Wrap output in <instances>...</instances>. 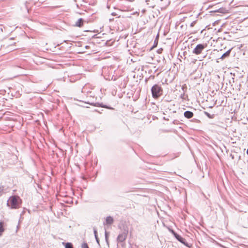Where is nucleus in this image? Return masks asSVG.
Masks as SVG:
<instances>
[{"label":"nucleus","mask_w":248,"mask_h":248,"mask_svg":"<svg viewBox=\"0 0 248 248\" xmlns=\"http://www.w3.org/2000/svg\"><path fill=\"white\" fill-rule=\"evenodd\" d=\"M105 239L107 241H108V236H107V232L106 231L105 232Z\"/></svg>","instance_id":"19"},{"label":"nucleus","mask_w":248,"mask_h":248,"mask_svg":"<svg viewBox=\"0 0 248 248\" xmlns=\"http://www.w3.org/2000/svg\"><path fill=\"white\" fill-rule=\"evenodd\" d=\"M81 248H89L86 243H84L81 245Z\"/></svg>","instance_id":"15"},{"label":"nucleus","mask_w":248,"mask_h":248,"mask_svg":"<svg viewBox=\"0 0 248 248\" xmlns=\"http://www.w3.org/2000/svg\"><path fill=\"white\" fill-rule=\"evenodd\" d=\"M184 115L186 118L187 119H190L193 116L194 114L191 111H186L184 112Z\"/></svg>","instance_id":"7"},{"label":"nucleus","mask_w":248,"mask_h":248,"mask_svg":"<svg viewBox=\"0 0 248 248\" xmlns=\"http://www.w3.org/2000/svg\"><path fill=\"white\" fill-rule=\"evenodd\" d=\"M247 154H248V149H247Z\"/></svg>","instance_id":"21"},{"label":"nucleus","mask_w":248,"mask_h":248,"mask_svg":"<svg viewBox=\"0 0 248 248\" xmlns=\"http://www.w3.org/2000/svg\"><path fill=\"white\" fill-rule=\"evenodd\" d=\"M175 237L180 242H181V243H182L185 245H186V240L185 238H183L182 237H181L180 235H179L178 234H175Z\"/></svg>","instance_id":"6"},{"label":"nucleus","mask_w":248,"mask_h":248,"mask_svg":"<svg viewBox=\"0 0 248 248\" xmlns=\"http://www.w3.org/2000/svg\"><path fill=\"white\" fill-rule=\"evenodd\" d=\"M127 232L128 231L124 230L123 232L120 233L117 237V241L119 242H123L125 241L127 237Z\"/></svg>","instance_id":"4"},{"label":"nucleus","mask_w":248,"mask_h":248,"mask_svg":"<svg viewBox=\"0 0 248 248\" xmlns=\"http://www.w3.org/2000/svg\"><path fill=\"white\" fill-rule=\"evenodd\" d=\"M157 0H145V2L149 8H154L156 4Z\"/></svg>","instance_id":"5"},{"label":"nucleus","mask_w":248,"mask_h":248,"mask_svg":"<svg viewBox=\"0 0 248 248\" xmlns=\"http://www.w3.org/2000/svg\"><path fill=\"white\" fill-rule=\"evenodd\" d=\"M83 22H84V20L82 18H80L78 19L77 20V21H76V22L75 23V26L81 27L83 26Z\"/></svg>","instance_id":"8"},{"label":"nucleus","mask_w":248,"mask_h":248,"mask_svg":"<svg viewBox=\"0 0 248 248\" xmlns=\"http://www.w3.org/2000/svg\"><path fill=\"white\" fill-rule=\"evenodd\" d=\"M187 97V96L184 93L183 94H181V98L184 100H186Z\"/></svg>","instance_id":"16"},{"label":"nucleus","mask_w":248,"mask_h":248,"mask_svg":"<svg viewBox=\"0 0 248 248\" xmlns=\"http://www.w3.org/2000/svg\"><path fill=\"white\" fill-rule=\"evenodd\" d=\"M94 106H100V107H102V108H109V109H114L113 108L108 107V106H107L106 105H100L99 103H96L95 105H94Z\"/></svg>","instance_id":"12"},{"label":"nucleus","mask_w":248,"mask_h":248,"mask_svg":"<svg viewBox=\"0 0 248 248\" xmlns=\"http://www.w3.org/2000/svg\"><path fill=\"white\" fill-rule=\"evenodd\" d=\"M113 222V219L110 216L107 217L106 219V223L107 224L110 225Z\"/></svg>","instance_id":"9"},{"label":"nucleus","mask_w":248,"mask_h":248,"mask_svg":"<svg viewBox=\"0 0 248 248\" xmlns=\"http://www.w3.org/2000/svg\"><path fill=\"white\" fill-rule=\"evenodd\" d=\"M65 248H74L71 243H66L65 245Z\"/></svg>","instance_id":"14"},{"label":"nucleus","mask_w":248,"mask_h":248,"mask_svg":"<svg viewBox=\"0 0 248 248\" xmlns=\"http://www.w3.org/2000/svg\"><path fill=\"white\" fill-rule=\"evenodd\" d=\"M171 232L174 235V236H175V234H177V233H176L174 231L172 230L171 231Z\"/></svg>","instance_id":"20"},{"label":"nucleus","mask_w":248,"mask_h":248,"mask_svg":"<svg viewBox=\"0 0 248 248\" xmlns=\"http://www.w3.org/2000/svg\"><path fill=\"white\" fill-rule=\"evenodd\" d=\"M93 233L94 234V236H97V230L95 227L93 228Z\"/></svg>","instance_id":"17"},{"label":"nucleus","mask_w":248,"mask_h":248,"mask_svg":"<svg viewBox=\"0 0 248 248\" xmlns=\"http://www.w3.org/2000/svg\"><path fill=\"white\" fill-rule=\"evenodd\" d=\"M206 46L207 45L206 44H198L193 49V53L196 55H199L202 53V50L206 47Z\"/></svg>","instance_id":"3"},{"label":"nucleus","mask_w":248,"mask_h":248,"mask_svg":"<svg viewBox=\"0 0 248 248\" xmlns=\"http://www.w3.org/2000/svg\"><path fill=\"white\" fill-rule=\"evenodd\" d=\"M21 203V200L17 196H11L7 201V205L11 209H18Z\"/></svg>","instance_id":"1"},{"label":"nucleus","mask_w":248,"mask_h":248,"mask_svg":"<svg viewBox=\"0 0 248 248\" xmlns=\"http://www.w3.org/2000/svg\"><path fill=\"white\" fill-rule=\"evenodd\" d=\"M95 240H96V242L97 243L98 245H100L99 239L98 236H95Z\"/></svg>","instance_id":"18"},{"label":"nucleus","mask_w":248,"mask_h":248,"mask_svg":"<svg viewBox=\"0 0 248 248\" xmlns=\"http://www.w3.org/2000/svg\"><path fill=\"white\" fill-rule=\"evenodd\" d=\"M231 51V49H230L229 50H228L227 51H226L221 56L220 59L222 60H223L224 58L229 57Z\"/></svg>","instance_id":"10"},{"label":"nucleus","mask_w":248,"mask_h":248,"mask_svg":"<svg viewBox=\"0 0 248 248\" xmlns=\"http://www.w3.org/2000/svg\"><path fill=\"white\" fill-rule=\"evenodd\" d=\"M204 113L209 118H210V119H212L214 117V114H210V113H209L208 112H206V111H204Z\"/></svg>","instance_id":"13"},{"label":"nucleus","mask_w":248,"mask_h":248,"mask_svg":"<svg viewBox=\"0 0 248 248\" xmlns=\"http://www.w3.org/2000/svg\"><path fill=\"white\" fill-rule=\"evenodd\" d=\"M193 26V23H191V26Z\"/></svg>","instance_id":"22"},{"label":"nucleus","mask_w":248,"mask_h":248,"mask_svg":"<svg viewBox=\"0 0 248 248\" xmlns=\"http://www.w3.org/2000/svg\"><path fill=\"white\" fill-rule=\"evenodd\" d=\"M151 92L153 97L157 99L162 94L163 90L160 85L155 84L152 87Z\"/></svg>","instance_id":"2"},{"label":"nucleus","mask_w":248,"mask_h":248,"mask_svg":"<svg viewBox=\"0 0 248 248\" xmlns=\"http://www.w3.org/2000/svg\"><path fill=\"white\" fill-rule=\"evenodd\" d=\"M3 226H4V223L3 222H0V236H1L2 235V232L4 231Z\"/></svg>","instance_id":"11"}]
</instances>
